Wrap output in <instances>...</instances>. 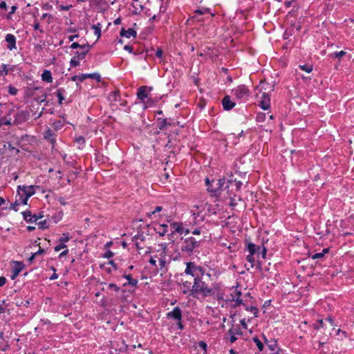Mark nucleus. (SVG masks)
I'll return each mask as SVG.
<instances>
[{"label": "nucleus", "mask_w": 354, "mask_h": 354, "mask_svg": "<svg viewBox=\"0 0 354 354\" xmlns=\"http://www.w3.org/2000/svg\"><path fill=\"white\" fill-rule=\"evenodd\" d=\"M181 275L190 277L192 279H181L180 288L184 295L196 298L199 296L205 298L211 292L209 281L212 283L214 281L212 274L207 272L205 268L195 262H187L185 270Z\"/></svg>", "instance_id": "obj_1"}, {"label": "nucleus", "mask_w": 354, "mask_h": 354, "mask_svg": "<svg viewBox=\"0 0 354 354\" xmlns=\"http://www.w3.org/2000/svg\"><path fill=\"white\" fill-rule=\"evenodd\" d=\"M192 221L190 223L193 225H198L203 222L207 216L216 214V207L207 203H201L196 205L191 209Z\"/></svg>", "instance_id": "obj_2"}, {"label": "nucleus", "mask_w": 354, "mask_h": 354, "mask_svg": "<svg viewBox=\"0 0 354 354\" xmlns=\"http://www.w3.org/2000/svg\"><path fill=\"white\" fill-rule=\"evenodd\" d=\"M225 183L226 182L224 178H218L211 181L208 178H206L205 179L207 190L214 196H216L221 194Z\"/></svg>", "instance_id": "obj_3"}, {"label": "nucleus", "mask_w": 354, "mask_h": 354, "mask_svg": "<svg viewBox=\"0 0 354 354\" xmlns=\"http://www.w3.org/2000/svg\"><path fill=\"white\" fill-rule=\"evenodd\" d=\"M13 115V124L14 125H19L21 124L26 121H28L30 118V112L27 110H17L15 111L12 109L10 111L8 115Z\"/></svg>", "instance_id": "obj_4"}, {"label": "nucleus", "mask_w": 354, "mask_h": 354, "mask_svg": "<svg viewBox=\"0 0 354 354\" xmlns=\"http://www.w3.org/2000/svg\"><path fill=\"white\" fill-rule=\"evenodd\" d=\"M232 93L234 95L236 100H240L241 102H245L248 100L251 92L247 86L241 84L234 88L232 90Z\"/></svg>", "instance_id": "obj_5"}, {"label": "nucleus", "mask_w": 354, "mask_h": 354, "mask_svg": "<svg viewBox=\"0 0 354 354\" xmlns=\"http://www.w3.org/2000/svg\"><path fill=\"white\" fill-rule=\"evenodd\" d=\"M200 241H196L194 237L190 236L186 239H182L181 251L187 254H191L194 249L199 247Z\"/></svg>", "instance_id": "obj_6"}, {"label": "nucleus", "mask_w": 354, "mask_h": 354, "mask_svg": "<svg viewBox=\"0 0 354 354\" xmlns=\"http://www.w3.org/2000/svg\"><path fill=\"white\" fill-rule=\"evenodd\" d=\"M211 292L208 297H212L217 301L223 300V284L219 281H213L211 283Z\"/></svg>", "instance_id": "obj_7"}, {"label": "nucleus", "mask_w": 354, "mask_h": 354, "mask_svg": "<svg viewBox=\"0 0 354 354\" xmlns=\"http://www.w3.org/2000/svg\"><path fill=\"white\" fill-rule=\"evenodd\" d=\"M35 187L34 185H19L17 187L18 194H22L26 197L30 198L35 194Z\"/></svg>", "instance_id": "obj_8"}, {"label": "nucleus", "mask_w": 354, "mask_h": 354, "mask_svg": "<svg viewBox=\"0 0 354 354\" xmlns=\"http://www.w3.org/2000/svg\"><path fill=\"white\" fill-rule=\"evenodd\" d=\"M152 87L147 86H142L138 88L137 97L142 102H145V100L148 98L149 93L152 91Z\"/></svg>", "instance_id": "obj_9"}, {"label": "nucleus", "mask_w": 354, "mask_h": 354, "mask_svg": "<svg viewBox=\"0 0 354 354\" xmlns=\"http://www.w3.org/2000/svg\"><path fill=\"white\" fill-rule=\"evenodd\" d=\"M207 13L210 14L212 17L214 15L211 12V10L208 8H201L196 10L194 12V15L190 17L188 20L197 21L198 22L202 21L203 19L199 18V16L205 15Z\"/></svg>", "instance_id": "obj_10"}, {"label": "nucleus", "mask_w": 354, "mask_h": 354, "mask_svg": "<svg viewBox=\"0 0 354 354\" xmlns=\"http://www.w3.org/2000/svg\"><path fill=\"white\" fill-rule=\"evenodd\" d=\"M162 250L160 253L161 257L159 259V265L158 266V270H160L165 269L170 262L169 260L167 261L166 259V251L167 249V245L164 244V245H162Z\"/></svg>", "instance_id": "obj_11"}, {"label": "nucleus", "mask_w": 354, "mask_h": 354, "mask_svg": "<svg viewBox=\"0 0 354 354\" xmlns=\"http://www.w3.org/2000/svg\"><path fill=\"white\" fill-rule=\"evenodd\" d=\"M22 214H23V217H24V219L27 222V223H37V220H39V218H42L43 217V215H41V214H32L31 212L30 211H24L22 212Z\"/></svg>", "instance_id": "obj_12"}, {"label": "nucleus", "mask_w": 354, "mask_h": 354, "mask_svg": "<svg viewBox=\"0 0 354 354\" xmlns=\"http://www.w3.org/2000/svg\"><path fill=\"white\" fill-rule=\"evenodd\" d=\"M145 239L146 236L144 235L143 233H138L133 237V241L134 242L136 248L138 250H140L141 249L144 248L145 245L143 243Z\"/></svg>", "instance_id": "obj_13"}, {"label": "nucleus", "mask_w": 354, "mask_h": 354, "mask_svg": "<svg viewBox=\"0 0 354 354\" xmlns=\"http://www.w3.org/2000/svg\"><path fill=\"white\" fill-rule=\"evenodd\" d=\"M223 108L225 111L232 110L236 105V103L231 99L228 95L224 96L221 100Z\"/></svg>", "instance_id": "obj_14"}, {"label": "nucleus", "mask_w": 354, "mask_h": 354, "mask_svg": "<svg viewBox=\"0 0 354 354\" xmlns=\"http://www.w3.org/2000/svg\"><path fill=\"white\" fill-rule=\"evenodd\" d=\"M5 41L7 43L6 48L9 50H12L17 48L16 43L17 39L14 35L8 33L5 37Z\"/></svg>", "instance_id": "obj_15"}, {"label": "nucleus", "mask_w": 354, "mask_h": 354, "mask_svg": "<svg viewBox=\"0 0 354 354\" xmlns=\"http://www.w3.org/2000/svg\"><path fill=\"white\" fill-rule=\"evenodd\" d=\"M234 295H231L232 296V301L234 302L233 304L231 305L232 308H236L239 306L240 305H245V304L243 301V299L241 298V292L240 290H238L237 289L234 291Z\"/></svg>", "instance_id": "obj_16"}, {"label": "nucleus", "mask_w": 354, "mask_h": 354, "mask_svg": "<svg viewBox=\"0 0 354 354\" xmlns=\"http://www.w3.org/2000/svg\"><path fill=\"white\" fill-rule=\"evenodd\" d=\"M167 317L169 319H174L177 321L182 320V310L178 307H175L171 311L167 313Z\"/></svg>", "instance_id": "obj_17"}, {"label": "nucleus", "mask_w": 354, "mask_h": 354, "mask_svg": "<svg viewBox=\"0 0 354 354\" xmlns=\"http://www.w3.org/2000/svg\"><path fill=\"white\" fill-rule=\"evenodd\" d=\"M14 267L12 270L11 279L14 280L24 268V264L21 261H14Z\"/></svg>", "instance_id": "obj_18"}, {"label": "nucleus", "mask_w": 354, "mask_h": 354, "mask_svg": "<svg viewBox=\"0 0 354 354\" xmlns=\"http://www.w3.org/2000/svg\"><path fill=\"white\" fill-rule=\"evenodd\" d=\"M259 105L263 110H268L270 108V99L268 93H263Z\"/></svg>", "instance_id": "obj_19"}, {"label": "nucleus", "mask_w": 354, "mask_h": 354, "mask_svg": "<svg viewBox=\"0 0 354 354\" xmlns=\"http://www.w3.org/2000/svg\"><path fill=\"white\" fill-rule=\"evenodd\" d=\"M91 46L88 44H83L82 46V49L83 50L81 52H79V51H77L74 56L75 58L78 59H83L85 58L86 54L89 52L90 49H91Z\"/></svg>", "instance_id": "obj_20"}, {"label": "nucleus", "mask_w": 354, "mask_h": 354, "mask_svg": "<svg viewBox=\"0 0 354 354\" xmlns=\"http://www.w3.org/2000/svg\"><path fill=\"white\" fill-rule=\"evenodd\" d=\"M173 234H183L184 232V225L182 222H173L170 224Z\"/></svg>", "instance_id": "obj_21"}, {"label": "nucleus", "mask_w": 354, "mask_h": 354, "mask_svg": "<svg viewBox=\"0 0 354 354\" xmlns=\"http://www.w3.org/2000/svg\"><path fill=\"white\" fill-rule=\"evenodd\" d=\"M122 277L127 280V282L124 283V286H131L132 287H136L138 283V281L136 279H133L130 274L127 273V271H125L122 275Z\"/></svg>", "instance_id": "obj_22"}, {"label": "nucleus", "mask_w": 354, "mask_h": 354, "mask_svg": "<svg viewBox=\"0 0 354 354\" xmlns=\"http://www.w3.org/2000/svg\"><path fill=\"white\" fill-rule=\"evenodd\" d=\"M120 36L125 37L127 38L130 37H136L137 32L133 28H129L128 30H125L124 28H122L120 30Z\"/></svg>", "instance_id": "obj_23"}, {"label": "nucleus", "mask_w": 354, "mask_h": 354, "mask_svg": "<svg viewBox=\"0 0 354 354\" xmlns=\"http://www.w3.org/2000/svg\"><path fill=\"white\" fill-rule=\"evenodd\" d=\"M41 80L47 83H51L53 80L50 71L45 69L41 75Z\"/></svg>", "instance_id": "obj_24"}, {"label": "nucleus", "mask_w": 354, "mask_h": 354, "mask_svg": "<svg viewBox=\"0 0 354 354\" xmlns=\"http://www.w3.org/2000/svg\"><path fill=\"white\" fill-rule=\"evenodd\" d=\"M158 126L160 130L163 131L167 129L171 126V124L167 121V119L158 118Z\"/></svg>", "instance_id": "obj_25"}, {"label": "nucleus", "mask_w": 354, "mask_h": 354, "mask_svg": "<svg viewBox=\"0 0 354 354\" xmlns=\"http://www.w3.org/2000/svg\"><path fill=\"white\" fill-rule=\"evenodd\" d=\"M64 93L65 89L63 88H59L57 91V96L58 97L59 104H62L63 101L64 100Z\"/></svg>", "instance_id": "obj_26"}, {"label": "nucleus", "mask_w": 354, "mask_h": 354, "mask_svg": "<svg viewBox=\"0 0 354 354\" xmlns=\"http://www.w3.org/2000/svg\"><path fill=\"white\" fill-rule=\"evenodd\" d=\"M44 138L50 140V142L54 144L56 142L55 138L54 136V133L50 129L46 131L44 133Z\"/></svg>", "instance_id": "obj_27"}, {"label": "nucleus", "mask_w": 354, "mask_h": 354, "mask_svg": "<svg viewBox=\"0 0 354 354\" xmlns=\"http://www.w3.org/2000/svg\"><path fill=\"white\" fill-rule=\"evenodd\" d=\"M162 210V206H157V207H155L154 210H153V211H151L150 212H147V216L150 218H156V214L158 213V212H160Z\"/></svg>", "instance_id": "obj_28"}, {"label": "nucleus", "mask_w": 354, "mask_h": 354, "mask_svg": "<svg viewBox=\"0 0 354 354\" xmlns=\"http://www.w3.org/2000/svg\"><path fill=\"white\" fill-rule=\"evenodd\" d=\"M259 248L257 247L255 244L251 243V242H248L247 243V249L248 250V252H250V254H254L257 250V249H259Z\"/></svg>", "instance_id": "obj_29"}, {"label": "nucleus", "mask_w": 354, "mask_h": 354, "mask_svg": "<svg viewBox=\"0 0 354 354\" xmlns=\"http://www.w3.org/2000/svg\"><path fill=\"white\" fill-rule=\"evenodd\" d=\"M86 79L91 78L95 80L97 82H101V76L98 73L84 74Z\"/></svg>", "instance_id": "obj_30"}, {"label": "nucleus", "mask_w": 354, "mask_h": 354, "mask_svg": "<svg viewBox=\"0 0 354 354\" xmlns=\"http://www.w3.org/2000/svg\"><path fill=\"white\" fill-rule=\"evenodd\" d=\"M252 341L255 343V344L259 351H262L263 350V348H264L263 343L261 342V340L258 338L257 336L253 337Z\"/></svg>", "instance_id": "obj_31"}, {"label": "nucleus", "mask_w": 354, "mask_h": 354, "mask_svg": "<svg viewBox=\"0 0 354 354\" xmlns=\"http://www.w3.org/2000/svg\"><path fill=\"white\" fill-rule=\"evenodd\" d=\"M101 24H97L96 25L92 26V29L94 30V34L97 37V38H100L101 36Z\"/></svg>", "instance_id": "obj_32"}, {"label": "nucleus", "mask_w": 354, "mask_h": 354, "mask_svg": "<svg viewBox=\"0 0 354 354\" xmlns=\"http://www.w3.org/2000/svg\"><path fill=\"white\" fill-rule=\"evenodd\" d=\"M346 54V53L345 51L341 50V51H339V52H334V53L330 54L328 56L330 58H339V59H340L341 57L344 56Z\"/></svg>", "instance_id": "obj_33"}, {"label": "nucleus", "mask_w": 354, "mask_h": 354, "mask_svg": "<svg viewBox=\"0 0 354 354\" xmlns=\"http://www.w3.org/2000/svg\"><path fill=\"white\" fill-rule=\"evenodd\" d=\"M299 68L304 71H306V73H310V72L313 71V65L311 64H304V65H299Z\"/></svg>", "instance_id": "obj_34"}, {"label": "nucleus", "mask_w": 354, "mask_h": 354, "mask_svg": "<svg viewBox=\"0 0 354 354\" xmlns=\"http://www.w3.org/2000/svg\"><path fill=\"white\" fill-rule=\"evenodd\" d=\"M8 65L5 64H2L0 66V76H5L8 74Z\"/></svg>", "instance_id": "obj_35"}, {"label": "nucleus", "mask_w": 354, "mask_h": 354, "mask_svg": "<svg viewBox=\"0 0 354 354\" xmlns=\"http://www.w3.org/2000/svg\"><path fill=\"white\" fill-rule=\"evenodd\" d=\"M71 237L69 236L68 233L62 234V236L59 239L58 242H62L65 244V243L70 241Z\"/></svg>", "instance_id": "obj_36"}, {"label": "nucleus", "mask_w": 354, "mask_h": 354, "mask_svg": "<svg viewBox=\"0 0 354 354\" xmlns=\"http://www.w3.org/2000/svg\"><path fill=\"white\" fill-rule=\"evenodd\" d=\"M161 230L158 232L160 236H163L167 232L168 225L167 224H161L159 226Z\"/></svg>", "instance_id": "obj_37"}, {"label": "nucleus", "mask_w": 354, "mask_h": 354, "mask_svg": "<svg viewBox=\"0 0 354 354\" xmlns=\"http://www.w3.org/2000/svg\"><path fill=\"white\" fill-rule=\"evenodd\" d=\"M266 114L265 113H258L256 117V120L258 122H263L266 120Z\"/></svg>", "instance_id": "obj_38"}, {"label": "nucleus", "mask_w": 354, "mask_h": 354, "mask_svg": "<svg viewBox=\"0 0 354 354\" xmlns=\"http://www.w3.org/2000/svg\"><path fill=\"white\" fill-rule=\"evenodd\" d=\"M71 80L73 82L78 80L79 82H83L86 80V77L84 74H81L80 75H73L71 77Z\"/></svg>", "instance_id": "obj_39"}, {"label": "nucleus", "mask_w": 354, "mask_h": 354, "mask_svg": "<svg viewBox=\"0 0 354 354\" xmlns=\"http://www.w3.org/2000/svg\"><path fill=\"white\" fill-rule=\"evenodd\" d=\"M8 93L11 95H16L17 94L18 90L17 88L12 85H9L8 86Z\"/></svg>", "instance_id": "obj_40"}, {"label": "nucleus", "mask_w": 354, "mask_h": 354, "mask_svg": "<svg viewBox=\"0 0 354 354\" xmlns=\"http://www.w3.org/2000/svg\"><path fill=\"white\" fill-rule=\"evenodd\" d=\"M19 196V198L18 199L19 200V202L20 204H22V205H27V203H28V197H26L25 196H23L22 194H18Z\"/></svg>", "instance_id": "obj_41"}, {"label": "nucleus", "mask_w": 354, "mask_h": 354, "mask_svg": "<svg viewBox=\"0 0 354 354\" xmlns=\"http://www.w3.org/2000/svg\"><path fill=\"white\" fill-rule=\"evenodd\" d=\"M70 65L71 67H76L80 65V59L73 57L70 61Z\"/></svg>", "instance_id": "obj_42"}, {"label": "nucleus", "mask_w": 354, "mask_h": 354, "mask_svg": "<svg viewBox=\"0 0 354 354\" xmlns=\"http://www.w3.org/2000/svg\"><path fill=\"white\" fill-rule=\"evenodd\" d=\"M245 310H248V311L252 312V313H254L255 317H257V314L259 313V310H258V308L257 307H254V306H250V307L246 306L245 307Z\"/></svg>", "instance_id": "obj_43"}, {"label": "nucleus", "mask_w": 354, "mask_h": 354, "mask_svg": "<svg viewBox=\"0 0 354 354\" xmlns=\"http://www.w3.org/2000/svg\"><path fill=\"white\" fill-rule=\"evenodd\" d=\"M75 141L77 144H78L80 146H84L85 144V139L82 136L76 137Z\"/></svg>", "instance_id": "obj_44"}, {"label": "nucleus", "mask_w": 354, "mask_h": 354, "mask_svg": "<svg viewBox=\"0 0 354 354\" xmlns=\"http://www.w3.org/2000/svg\"><path fill=\"white\" fill-rule=\"evenodd\" d=\"M37 225H38L39 227L41 230H45L48 227L46 220L39 221V223H37Z\"/></svg>", "instance_id": "obj_45"}, {"label": "nucleus", "mask_w": 354, "mask_h": 354, "mask_svg": "<svg viewBox=\"0 0 354 354\" xmlns=\"http://www.w3.org/2000/svg\"><path fill=\"white\" fill-rule=\"evenodd\" d=\"M59 243L56 245L55 248H54V250L55 252H58L59 250H61L62 249H66L67 248L66 245L63 243L62 242H59Z\"/></svg>", "instance_id": "obj_46"}, {"label": "nucleus", "mask_w": 354, "mask_h": 354, "mask_svg": "<svg viewBox=\"0 0 354 354\" xmlns=\"http://www.w3.org/2000/svg\"><path fill=\"white\" fill-rule=\"evenodd\" d=\"M229 333L230 334V342L231 343L235 342L236 340L237 339V337L235 336V334L234 333L232 329L229 330Z\"/></svg>", "instance_id": "obj_47"}, {"label": "nucleus", "mask_w": 354, "mask_h": 354, "mask_svg": "<svg viewBox=\"0 0 354 354\" xmlns=\"http://www.w3.org/2000/svg\"><path fill=\"white\" fill-rule=\"evenodd\" d=\"M246 260L251 263V267H254V254H248L246 257Z\"/></svg>", "instance_id": "obj_48"}, {"label": "nucleus", "mask_w": 354, "mask_h": 354, "mask_svg": "<svg viewBox=\"0 0 354 354\" xmlns=\"http://www.w3.org/2000/svg\"><path fill=\"white\" fill-rule=\"evenodd\" d=\"M198 345L200 348H201L203 351H204V353H206L207 352V344L203 342V341H200L198 343Z\"/></svg>", "instance_id": "obj_49"}, {"label": "nucleus", "mask_w": 354, "mask_h": 354, "mask_svg": "<svg viewBox=\"0 0 354 354\" xmlns=\"http://www.w3.org/2000/svg\"><path fill=\"white\" fill-rule=\"evenodd\" d=\"M149 263L153 266L157 270H158V266L157 265V261L153 257H151Z\"/></svg>", "instance_id": "obj_50"}, {"label": "nucleus", "mask_w": 354, "mask_h": 354, "mask_svg": "<svg viewBox=\"0 0 354 354\" xmlns=\"http://www.w3.org/2000/svg\"><path fill=\"white\" fill-rule=\"evenodd\" d=\"M19 205H20V203L19 202V200L17 199L15 203H11L10 208L14 209L15 212H17L18 211L17 206Z\"/></svg>", "instance_id": "obj_51"}, {"label": "nucleus", "mask_w": 354, "mask_h": 354, "mask_svg": "<svg viewBox=\"0 0 354 354\" xmlns=\"http://www.w3.org/2000/svg\"><path fill=\"white\" fill-rule=\"evenodd\" d=\"M323 327V321L319 319L317 323L314 324V328L316 330H319L320 328Z\"/></svg>", "instance_id": "obj_52"}, {"label": "nucleus", "mask_w": 354, "mask_h": 354, "mask_svg": "<svg viewBox=\"0 0 354 354\" xmlns=\"http://www.w3.org/2000/svg\"><path fill=\"white\" fill-rule=\"evenodd\" d=\"M111 97L113 98L114 101H117L118 98L120 97V93L118 91H113L111 94Z\"/></svg>", "instance_id": "obj_53"}, {"label": "nucleus", "mask_w": 354, "mask_h": 354, "mask_svg": "<svg viewBox=\"0 0 354 354\" xmlns=\"http://www.w3.org/2000/svg\"><path fill=\"white\" fill-rule=\"evenodd\" d=\"M2 120H3V125L5 124L7 126H9V125L13 124V120L11 118L9 119L4 118Z\"/></svg>", "instance_id": "obj_54"}, {"label": "nucleus", "mask_w": 354, "mask_h": 354, "mask_svg": "<svg viewBox=\"0 0 354 354\" xmlns=\"http://www.w3.org/2000/svg\"><path fill=\"white\" fill-rule=\"evenodd\" d=\"M108 288H109V289H113V290H115V292H119V291H120V287H118V286H116L115 283H109V284L108 285Z\"/></svg>", "instance_id": "obj_55"}, {"label": "nucleus", "mask_w": 354, "mask_h": 354, "mask_svg": "<svg viewBox=\"0 0 354 354\" xmlns=\"http://www.w3.org/2000/svg\"><path fill=\"white\" fill-rule=\"evenodd\" d=\"M34 30H38L39 32L43 33L44 31L42 28H40V24L38 21H35L33 25Z\"/></svg>", "instance_id": "obj_56"}, {"label": "nucleus", "mask_w": 354, "mask_h": 354, "mask_svg": "<svg viewBox=\"0 0 354 354\" xmlns=\"http://www.w3.org/2000/svg\"><path fill=\"white\" fill-rule=\"evenodd\" d=\"M268 347L270 351H274L276 349V348H277V341L274 340V343L273 344H268Z\"/></svg>", "instance_id": "obj_57"}, {"label": "nucleus", "mask_w": 354, "mask_h": 354, "mask_svg": "<svg viewBox=\"0 0 354 354\" xmlns=\"http://www.w3.org/2000/svg\"><path fill=\"white\" fill-rule=\"evenodd\" d=\"M242 185H243V183L241 181H240V180L237 181L236 180H234V186L236 187V189L237 191H239L241 188Z\"/></svg>", "instance_id": "obj_58"}, {"label": "nucleus", "mask_w": 354, "mask_h": 354, "mask_svg": "<svg viewBox=\"0 0 354 354\" xmlns=\"http://www.w3.org/2000/svg\"><path fill=\"white\" fill-rule=\"evenodd\" d=\"M52 270H53L54 273L50 277V280H55L58 278V274L55 272L56 269L54 267H52Z\"/></svg>", "instance_id": "obj_59"}, {"label": "nucleus", "mask_w": 354, "mask_h": 354, "mask_svg": "<svg viewBox=\"0 0 354 354\" xmlns=\"http://www.w3.org/2000/svg\"><path fill=\"white\" fill-rule=\"evenodd\" d=\"M71 7H72L71 5H68V6L60 5V6H59V10L66 11V10H68Z\"/></svg>", "instance_id": "obj_60"}, {"label": "nucleus", "mask_w": 354, "mask_h": 354, "mask_svg": "<svg viewBox=\"0 0 354 354\" xmlns=\"http://www.w3.org/2000/svg\"><path fill=\"white\" fill-rule=\"evenodd\" d=\"M324 257L323 256V253L322 252H317V253H315L314 254L313 256H312V259H321Z\"/></svg>", "instance_id": "obj_61"}, {"label": "nucleus", "mask_w": 354, "mask_h": 354, "mask_svg": "<svg viewBox=\"0 0 354 354\" xmlns=\"http://www.w3.org/2000/svg\"><path fill=\"white\" fill-rule=\"evenodd\" d=\"M114 255V253L113 252H111V250H109L107 251L104 254V258H106V259H110L111 257H113Z\"/></svg>", "instance_id": "obj_62"}, {"label": "nucleus", "mask_w": 354, "mask_h": 354, "mask_svg": "<svg viewBox=\"0 0 354 354\" xmlns=\"http://www.w3.org/2000/svg\"><path fill=\"white\" fill-rule=\"evenodd\" d=\"M82 45L78 44L77 42H73L71 45V48L72 49H76V48H82Z\"/></svg>", "instance_id": "obj_63"}, {"label": "nucleus", "mask_w": 354, "mask_h": 354, "mask_svg": "<svg viewBox=\"0 0 354 354\" xmlns=\"http://www.w3.org/2000/svg\"><path fill=\"white\" fill-rule=\"evenodd\" d=\"M229 205H230V207L234 208L237 205L236 199L234 198H231Z\"/></svg>", "instance_id": "obj_64"}]
</instances>
